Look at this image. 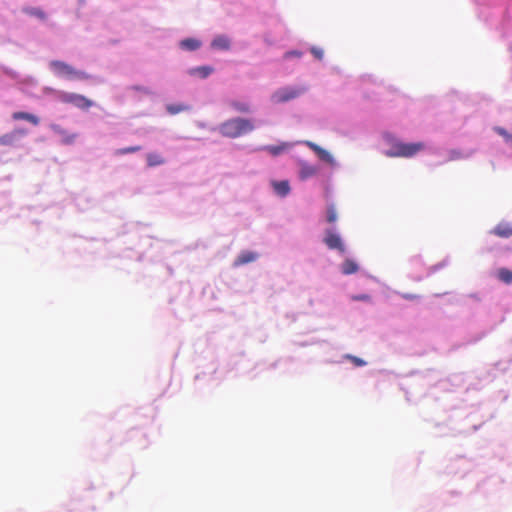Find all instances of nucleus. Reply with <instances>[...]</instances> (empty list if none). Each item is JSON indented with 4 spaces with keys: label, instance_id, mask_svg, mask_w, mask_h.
Segmentation results:
<instances>
[{
    "label": "nucleus",
    "instance_id": "nucleus-1",
    "mask_svg": "<svg viewBox=\"0 0 512 512\" xmlns=\"http://www.w3.org/2000/svg\"><path fill=\"white\" fill-rule=\"evenodd\" d=\"M254 128L255 126L252 120L236 117L221 123L219 126V132L224 137L238 138L242 135L252 132Z\"/></svg>",
    "mask_w": 512,
    "mask_h": 512
},
{
    "label": "nucleus",
    "instance_id": "nucleus-2",
    "mask_svg": "<svg viewBox=\"0 0 512 512\" xmlns=\"http://www.w3.org/2000/svg\"><path fill=\"white\" fill-rule=\"evenodd\" d=\"M424 148L425 144L422 142L404 143L396 141L392 143L391 148L386 152V155L388 157L410 158L424 150Z\"/></svg>",
    "mask_w": 512,
    "mask_h": 512
},
{
    "label": "nucleus",
    "instance_id": "nucleus-3",
    "mask_svg": "<svg viewBox=\"0 0 512 512\" xmlns=\"http://www.w3.org/2000/svg\"><path fill=\"white\" fill-rule=\"evenodd\" d=\"M51 68L53 71L62 77L68 79H88L89 75L83 71L76 70L71 65L63 61H52Z\"/></svg>",
    "mask_w": 512,
    "mask_h": 512
},
{
    "label": "nucleus",
    "instance_id": "nucleus-4",
    "mask_svg": "<svg viewBox=\"0 0 512 512\" xmlns=\"http://www.w3.org/2000/svg\"><path fill=\"white\" fill-rule=\"evenodd\" d=\"M58 98L62 103L71 104L82 110H88L94 105L92 100L77 93L62 92Z\"/></svg>",
    "mask_w": 512,
    "mask_h": 512
},
{
    "label": "nucleus",
    "instance_id": "nucleus-5",
    "mask_svg": "<svg viewBox=\"0 0 512 512\" xmlns=\"http://www.w3.org/2000/svg\"><path fill=\"white\" fill-rule=\"evenodd\" d=\"M306 91L305 87H284L275 91L272 95V101L275 103H284L299 97Z\"/></svg>",
    "mask_w": 512,
    "mask_h": 512
},
{
    "label": "nucleus",
    "instance_id": "nucleus-6",
    "mask_svg": "<svg viewBox=\"0 0 512 512\" xmlns=\"http://www.w3.org/2000/svg\"><path fill=\"white\" fill-rule=\"evenodd\" d=\"M323 241L329 249L338 250L341 253L345 252V246L338 234L328 230Z\"/></svg>",
    "mask_w": 512,
    "mask_h": 512
},
{
    "label": "nucleus",
    "instance_id": "nucleus-7",
    "mask_svg": "<svg viewBox=\"0 0 512 512\" xmlns=\"http://www.w3.org/2000/svg\"><path fill=\"white\" fill-rule=\"evenodd\" d=\"M25 134V130H15L12 133L5 134L0 137V144L6 146H12L17 140V135Z\"/></svg>",
    "mask_w": 512,
    "mask_h": 512
},
{
    "label": "nucleus",
    "instance_id": "nucleus-8",
    "mask_svg": "<svg viewBox=\"0 0 512 512\" xmlns=\"http://www.w3.org/2000/svg\"><path fill=\"white\" fill-rule=\"evenodd\" d=\"M12 118L14 120H26L35 126H37L40 123V120L37 116L30 114L28 112H22V111L14 112L12 114Z\"/></svg>",
    "mask_w": 512,
    "mask_h": 512
},
{
    "label": "nucleus",
    "instance_id": "nucleus-9",
    "mask_svg": "<svg viewBox=\"0 0 512 512\" xmlns=\"http://www.w3.org/2000/svg\"><path fill=\"white\" fill-rule=\"evenodd\" d=\"M272 186L276 194H278L279 196L284 197L288 195L290 192V185L287 180L275 181L272 183Z\"/></svg>",
    "mask_w": 512,
    "mask_h": 512
},
{
    "label": "nucleus",
    "instance_id": "nucleus-10",
    "mask_svg": "<svg viewBox=\"0 0 512 512\" xmlns=\"http://www.w3.org/2000/svg\"><path fill=\"white\" fill-rule=\"evenodd\" d=\"M257 254L251 251L242 252L235 260V265L240 266L256 260Z\"/></svg>",
    "mask_w": 512,
    "mask_h": 512
},
{
    "label": "nucleus",
    "instance_id": "nucleus-11",
    "mask_svg": "<svg viewBox=\"0 0 512 512\" xmlns=\"http://www.w3.org/2000/svg\"><path fill=\"white\" fill-rule=\"evenodd\" d=\"M52 129L55 133H57L63 137V142L66 144L73 143L77 137L76 134H69L66 130L61 128L59 125H52Z\"/></svg>",
    "mask_w": 512,
    "mask_h": 512
},
{
    "label": "nucleus",
    "instance_id": "nucleus-12",
    "mask_svg": "<svg viewBox=\"0 0 512 512\" xmlns=\"http://www.w3.org/2000/svg\"><path fill=\"white\" fill-rule=\"evenodd\" d=\"M212 48L219 50H228L230 48V41L225 36H217L211 43Z\"/></svg>",
    "mask_w": 512,
    "mask_h": 512
},
{
    "label": "nucleus",
    "instance_id": "nucleus-13",
    "mask_svg": "<svg viewBox=\"0 0 512 512\" xmlns=\"http://www.w3.org/2000/svg\"><path fill=\"white\" fill-rule=\"evenodd\" d=\"M317 173V169L307 163H302L300 168V178L302 180L308 179Z\"/></svg>",
    "mask_w": 512,
    "mask_h": 512
},
{
    "label": "nucleus",
    "instance_id": "nucleus-14",
    "mask_svg": "<svg viewBox=\"0 0 512 512\" xmlns=\"http://www.w3.org/2000/svg\"><path fill=\"white\" fill-rule=\"evenodd\" d=\"M146 160L149 167H155L165 163V159L160 154L155 152L148 153Z\"/></svg>",
    "mask_w": 512,
    "mask_h": 512
},
{
    "label": "nucleus",
    "instance_id": "nucleus-15",
    "mask_svg": "<svg viewBox=\"0 0 512 512\" xmlns=\"http://www.w3.org/2000/svg\"><path fill=\"white\" fill-rule=\"evenodd\" d=\"M201 43L197 39L187 38L180 42L181 48L189 51L196 50L200 47Z\"/></svg>",
    "mask_w": 512,
    "mask_h": 512
},
{
    "label": "nucleus",
    "instance_id": "nucleus-16",
    "mask_svg": "<svg viewBox=\"0 0 512 512\" xmlns=\"http://www.w3.org/2000/svg\"><path fill=\"white\" fill-rule=\"evenodd\" d=\"M358 271V265L350 259H347L342 264V272L346 275L356 273Z\"/></svg>",
    "mask_w": 512,
    "mask_h": 512
},
{
    "label": "nucleus",
    "instance_id": "nucleus-17",
    "mask_svg": "<svg viewBox=\"0 0 512 512\" xmlns=\"http://www.w3.org/2000/svg\"><path fill=\"white\" fill-rule=\"evenodd\" d=\"M212 71H213V68H211L209 66H200V67L191 69L190 74L198 75L201 78H206L212 73Z\"/></svg>",
    "mask_w": 512,
    "mask_h": 512
},
{
    "label": "nucleus",
    "instance_id": "nucleus-18",
    "mask_svg": "<svg viewBox=\"0 0 512 512\" xmlns=\"http://www.w3.org/2000/svg\"><path fill=\"white\" fill-rule=\"evenodd\" d=\"M24 12L30 16H34V17H37L41 20H45L46 19V14L43 10H41L40 8H35V7H27V8H24Z\"/></svg>",
    "mask_w": 512,
    "mask_h": 512
},
{
    "label": "nucleus",
    "instance_id": "nucleus-19",
    "mask_svg": "<svg viewBox=\"0 0 512 512\" xmlns=\"http://www.w3.org/2000/svg\"><path fill=\"white\" fill-rule=\"evenodd\" d=\"M230 106L239 113H249L250 112V106H249V104H247L245 102L232 101L230 103Z\"/></svg>",
    "mask_w": 512,
    "mask_h": 512
},
{
    "label": "nucleus",
    "instance_id": "nucleus-20",
    "mask_svg": "<svg viewBox=\"0 0 512 512\" xmlns=\"http://www.w3.org/2000/svg\"><path fill=\"white\" fill-rule=\"evenodd\" d=\"M497 275H498V278L501 281H503V282H505L507 284L512 282V272L510 270H508V269H505V268L500 269L498 271Z\"/></svg>",
    "mask_w": 512,
    "mask_h": 512
},
{
    "label": "nucleus",
    "instance_id": "nucleus-21",
    "mask_svg": "<svg viewBox=\"0 0 512 512\" xmlns=\"http://www.w3.org/2000/svg\"><path fill=\"white\" fill-rule=\"evenodd\" d=\"M494 234H496L497 236H500V237H509L511 234H512V229H510L508 226H497L494 230H493Z\"/></svg>",
    "mask_w": 512,
    "mask_h": 512
},
{
    "label": "nucleus",
    "instance_id": "nucleus-22",
    "mask_svg": "<svg viewBox=\"0 0 512 512\" xmlns=\"http://www.w3.org/2000/svg\"><path fill=\"white\" fill-rule=\"evenodd\" d=\"M286 148H287L286 144H282V145H278V146L269 145V146H266L264 148V150L268 151L270 154H272L274 156H277V155L281 154Z\"/></svg>",
    "mask_w": 512,
    "mask_h": 512
},
{
    "label": "nucleus",
    "instance_id": "nucleus-23",
    "mask_svg": "<svg viewBox=\"0 0 512 512\" xmlns=\"http://www.w3.org/2000/svg\"><path fill=\"white\" fill-rule=\"evenodd\" d=\"M188 107L183 105V104H170V105H167V111L174 115V114H178L182 111H185L187 110Z\"/></svg>",
    "mask_w": 512,
    "mask_h": 512
},
{
    "label": "nucleus",
    "instance_id": "nucleus-24",
    "mask_svg": "<svg viewBox=\"0 0 512 512\" xmlns=\"http://www.w3.org/2000/svg\"><path fill=\"white\" fill-rule=\"evenodd\" d=\"M337 220V211L334 205H330L327 208V221L329 223H334Z\"/></svg>",
    "mask_w": 512,
    "mask_h": 512
},
{
    "label": "nucleus",
    "instance_id": "nucleus-25",
    "mask_svg": "<svg viewBox=\"0 0 512 512\" xmlns=\"http://www.w3.org/2000/svg\"><path fill=\"white\" fill-rule=\"evenodd\" d=\"M140 149H141L140 146H131V147H126V148H121L116 151V154L124 155V154L134 153V152L140 151Z\"/></svg>",
    "mask_w": 512,
    "mask_h": 512
},
{
    "label": "nucleus",
    "instance_id": "nucleus-26",
    "mask_svg": "<svg viewBox=\"0 0 512 512\" xmlns=\"http://www.w3.org/2000/svg\"><path fill=\"white\" fill-rule=\"evenodd\" d=\"M318 157L321 160H323V161H325L327 163H332L333 162L332 155L328 151H326L325 149H322V151H320V153L318 154Z\"/></svg>",
    "mask_w": 512,
    "mask_h": 512
},
{
    "label": "nucleus",
    "instance_id": "nucleus-27",
    "mask_svg": "<svg viewBox=\"0 0 512 512\" xmlns=\"http://www.w3.org/2000/svg\"><path fill=\"white\" fill-rule=\"evenodd\" d=\"M346 358L349 359L355 366L361 367L366 365V362L363 359L356 356L346 355Z\"/></svg>",
    "mask_w": 512,
    "mask_h": 512
},
{
    "label": "nucleus",
    "instance_id": "nucleus-28",
    "mask_svg": "<svg viewBox=\"0 0 512 512\" xmlns=\"http://www.w3.org/2000/svg\"><path fill=\"white\" fill-rule=\"evenodd\" d=\"M301 56H302V52L297 51V50H292V51L286 52L283 57H284V59H289L292 57L300 58Z\"/></svg>",
    "mask_w": 512,
    "mask_h": 512
},
{
    "label": "nucleus",
    "instance_id": "nucleus-29",
    "mask_svg": "<svg viewBox=\"0 0 512 512\" xmlns=\"http://www.w3.org/2000/svg\"><path fill=\"white\" fill-rule=\"evenodd\" d=\"M305 145L312 149L317 155L322 151L323 148L311 141H305Z\"/></svg>",
    "mask_w": 512,
    "mask_h": 512
},
{
    "label": "nucleus",
    "instance_id": "nucleus-30",
    "mask_svg": "<svg viewBox=\"0 0 512 512\" xmlns=\"http://www.w3.org/2000/svg\"><path fill=\"white\" fill-rule=\"evenodd\" d=\"M305 145L312 149L317 155L322 151L323 148L311 141H305Z\"/></svg>",
    "mask_w": 512,
    "mask_h": 512
},
{
    "label": "nucleus",
    "instance_id": "nucleus-31",
    "mask_svg": "<svg viewBox=\"0 0 512 512\" xmlns=\"http://www.w3.org/2000/svg\"><path fill=\"white\" fill-rule=\"evenodd\" d=\"M305 145L312 149L317 155L322 151L323 148L311 141H305Z\"/></svg>",
    "mask_w": 512,
    "mask_h": 512
},
{
    "label": "nucleus",
    "instance_id": "nucleus-32",
    "mask_svg": "<svg viewBox=\"0 0 512 512\" xmlns=\"http://www.w3.org/2000/svg\"><path fill=\"white\" fill-rule=\"evenodd\" d=\"M305 145L312 149L317 155L322 151L323 148L311 141H305Z\"/></svg>",
    "mask_w": 512,
    "mask_h": 512
},
{
    "label": "nucleus",
    "instance_id": "nucleus-33",
    "mask_svg": "<svg viewBox=\"0 0 512 512\" xmlns=\"http://www.w3.org/2000/svg\"><path fill=\"white\" fill-rule=\"evenodd\" d=\"M311 53L317 58V59H322L323 58V51L319 48H315L313 47L311 49Z\"/></svg>",
    "mask_w": 512,
    "mask_h": 512
},
{
    "label": "nucleus",
    "instance_id": "nucleus-34",
    "mask_svg": "<svg viewBox=\"0 0 512 512\" xmlns=\"http://www.w3.org/2000/svg\"><path fill=\"white\" fill-rule=\"evenodd\" d=\"M370 299H371V297L367 294L353 296V300H356V301H370Z\"/></svg>",
    "mask_w": 512,
    "mask_h": 512
},
{
    "label": "nucleus",
    "instance_id": "nucleus-35",
    "mask_svg": "<svg viewBox=\"0 0 512 512\" xmlns=\"http://www.w3.org/2000/svg\"><path fill=\"white\" fill-rule=\"evenodd\" d=\"M403 297L405 299H408V300H414V299H418L419 298V296L414 295V294H404Z\"/></svg>",
    "mask_w": 512,
    "mask_h": 512
},
{
    "label": "nucleus",
    "instance_id": "nucleus-36",
    "mask_svg": "<svg viewBox=\"0 0 512 512\" xmlns=\"http://www.w3.org/2000/svg\"><path fill=\"white\" fill-rule=\"evenodd\" d=\"M496 131L500 134V135H506V131L502 128H496Z\"/></svg>",
    "mask_w": 512,
    "mask_h": 512
}]
</instances>
